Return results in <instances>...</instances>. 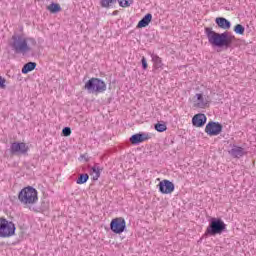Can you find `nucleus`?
I'll return each instance as SVG.
<instances>
[{
	"mask_svg": "<svg viewBox=\"0 0 256 256\" xmlns=\"http://www.w3.org/2000/svg\"><path fill=\"white\" fill-rule=\"evenodd\" d=\"M205 31L208 38V43H210V45H214V47H225L226 49L231 47V43L233 41L227 32L219 34L213 31L212 28H206Z\"/></svg>",
	"mask_w": 256,
	"mask_h": 256,
	"instance_id": "f257e3e1",
	"label": "nucleus"
},
{
	"mask_svg": "<svg viewBox=\"0 0 256 256\" xmlns=\"http://www.w3.org/2000/svg\"><path fill=\"white\" fill-rule=\"evenodd\" d=\"M18 201H20L21 205H24V207H32V205H35L37 201H39L37 189L32 186L24 187L18 193Z\"/></svg>",
	"mask_w": 256,
	"mask_h": 256,
	"instance_id": "f03ea898",
	"label": "nucleus"
},
{
	"mask_svg": "<svg viewBox=\"0 0 256 256\" xmlns=\"http://www.w3.org/2000/svg\"><path fill=\"white\" fill-rule=\"evenodd\" d=\"M29 40H31V38H27L21 34H14L12 36L10 47L14 50L15 53H22L25 55V53H29V51H31Z\"/></svg>",
	"mask_w": 256,
	"mask_h": 256,
	"instance_id": "7ed1b4c3",
	"label": "nucleus"
},
{
	"mask_svg": "<svg viewBox=\"0 0 256 256\" xmlns=\"http://www.w3.org/2000/svg\"><path fill=\"white\" fill-rule=\"evenodd\" d=\"M227 231V224L221 218H211L210 223L205 231V235L215 237V235H221Z\"/></svg>",
	"mask_w": 256,
	"mask_h": 256,
	"instance_id": "20e7f679",
	"label": "nucleus"
},
{
	"mask_svg": "<svg viewBox=\"0 0 256 256\" xmlns=\"http://www.w3.org/2000/svg\"><path fill=\"white\" fill-rule=\"evenodd\" d=\"M17 231V227L13 221H9L6 218H0V238L9 239L13 237Z\"/></svg>",
	"mask_w": 256,
	"mask_h": 256,
	"instance_id": "39448f33",
	"label": "nucleus"
},
{
	"mask_svg": "<svg viewBox=\"0 0 256 256\" xmlns=\"http://www.w3.org/2000/svg\"><path fill=\"white\" fill-rule=\"evenodd\" d=\"M84 89L88 93H105L107 91V84L99 78H91L85 83Z\"/></svg>",
	"mask_w": 256,
	"mask_h": 256,
	"instance_id": "423d86ee",
	"label": "nucleus"
},
{
	"mask_svg": "<svg viewBox=\"0 0 256 256\" xmlns=\"http://www.w3.org/2000/svg\"><path fill=\"white\" fill-rule=\"evenodd\" d=\"M110 229L113 233H116V235H121L127 229V222L125 221V218L118 217L112 219L110 222Z\"/></svg>",
	"mask_w": 256,
	"mask_h": 256,
	"instance_id": "0eeeda50",
	"label": "nucleus"
},
{
	"mask_svg": "<svg viewBox=\"0 0 256 256\" xmlns=\"http://www.w3.org/2000/svg\"><path fill=\"white\" fill-rule=\"evenodd\" d=\"M29 152V146L25 142H13L10 145L11 155H27Z\"/></svg>",
	"mask_w": 256,
	"mask_h": 256,
	"instance_id": "6e6552de",
	"label": "nucleus"
},
{
	"mask_svg": "<svg viewBox=\"0 0 256 256\" xmlns=\"http://www.w3.org/2000/svg\"><path fill=\"white\" fill-rule=\"evenodd\" d=\"M221 131H223V125L219 122H209L205 127V133L209 135V137H216L220 135Z\"/></svg>",
	"mask_w": 256,
	"mask_h": 256,
	"instance_id": "1a4fd4ad",
	"label": "nucleus"
},
{
	"mask_svg": "<svg viewBox=\"0 0 256 256\" xmlns=\"http://www.w3.org/2000/svg\"><path fill=\"white\" fill-rule=\"evenodd\" d=\"M193 101L196 109H207V107H209V98L205 97L203 93H196Z\"/></svg>",
	"mask_w": 256,
	"mask_h": 256,
	"instance_id": "9d476101",
	"label": "nucleus"
},
{
	"mask_svg": "<svg viewBox=\"0 0 256 256\" xmlns=\"http://www.w3.org/2000/svg\"><path fill=\"white\" fill-rule=\"evenodd\" d=\"M158 187L162 195H171L175 191V184L169 180H162L159 182Z\"/></svg>",
	"mask_w": 256,
	"mask_h": 256,
	"instance_id": "9b49d317",
	"label": "nucleus"
},
{
	"mask_svg": "<svg viewBox=\"0 0 256 256\" xmlns=\"http://www.w3.org/2000/svg\"><path fill=\"white\" fill-rule=\"evenodd\" d=\"M228 153L234 159H241V157H245V155H247V151H245V148L237 145H234L232 149L228 151Z\"/></svg>",
	"mask_w": 256,
	"mask_h": 256,
	"instance_id": "f8f14e48",
	"label": "nucleus"
},
{
	"mask_svg": "<svg viewBox=\"0 0 256 256\" xmlns=\"http://www.w3.org/2000/svg\"><path fill=\"white\" fill-rule=\"evenodd\" d=\"M149 139V134L147 133H138L134 134L130 137V142L132 145H139V143H143Z\"/></svg>",
	"mask_w": 256,
	"mask_h": 256,
	"instance_id": "ddd939ff",
	"label": "nucleus"
},
{
	"mask_svg": "<svg viewBox=\"0 0 256 256\" xmlns=\"http://www.w3.org/2000/svg\"><path fill=\"white\" fill-rule=\"evenodd\" d=\"M205 123H207V116L203 113L196 114L192 118V124L194 127H203Z\"/></svg>",
	"mask_w": 256,
	"mask_h": 256,
	"instance_id": "4468645a",
	"label": "nucleus"
},
{
	"mask_svg": "<svg viewBox=\"0 0 256 256\" xmlns=\"http://www.w3.org/2000/svg\"><path fill=\"white\" fill-rule=\"evenodd\" d=\"M149 55L152 59L154 69L163 70V60L161 59V57H159V55H157L155 53H151V52H149Z\"/></svg>",
	"mask_w": 256,
	"mask_h": 256,
	"instance_id": "2eb2a0df",
	"label": "nucleus"
},
{
	"mask_svg": "<svg viewBox=\"0 0 256 256\" xmlns=\"http://www.w3.org/2000/svg\"><path fill=\"white\" fill-rule=\"evenodd\" d=\"M153 21V15L151 13L146 14L137 24V29H143V27H147L149 23Z\"/></svg>",
	"mask_w": 256,
	"mask_h": 256,
	"instance_id": "dca6fc26",
	"label": "nucleus"
},
{
	"mask_svg": "<svg viewBox=\"0 0 256 256\" xmlns=\"http://www.w3.org/2000/svg\"><path fill=\"white\" fill-rule=\"evenodd\" d=\"M101 166L99 164H95L91 169H90V175L92 176L93 181H98L99 177H101Z\"/></svg>",
	"mask_w": 256,
	"mask_h": 256,
	"instance_id": "f3484780",
	"label": "nucleus"
},
{
	"mask_svg": "<svg viewBox=\"0 0 256 256\" xmlns=\"http://www.w3.org/2000/svg\"><path fill=\"white\" fill-rule=\"evenodd\" d=\"M216 24L220 29H231V22L223 17L216 18Z\"/></svg>",
	"mask_w": 256,
	"mask_h": 256,
	"instance_id": "a211bd4d",
	"label": "nucleus"
},
{
	"mask_svg": "<svg viewBox=\"0 0 256 256\" xmlns=\"http://www.w3.org/2000/svg\"><path fill=\"white\" fill-rule=\"evenodd\" d=\"M35 67H37V63L35 62H28L22 68L23 75H27L30 71H34Z\"/></svg>",
	"mask_w": 256,
	"mask_h": 256,
	"instance_id": "6ab92c4d",
	"label": "nucleus"
},
{
	"mask_svg": "<svg viewBox=\"0 0 256 256\" xmlns=\"http://www.w3.org/2000/svg\"><path fill=\"white\" fill-rule=\"evenodd\" d=\"M47 10L50 11V13H59L61 11V5L58 3L52 2L48 7Z\"/></svg>",
	"mask_w": 256,
	"mask_h": 256,
	"instance_id": "aec40b11",
	"label": "nucleus"
},
{
	"mask_svg": "<svg viewBox=\"0 0 256 256\" xmlns=\"http://www.w3.org/2000/svg\"><path fill=\"white\" fill-rule=\"evenodd\" d=\"M89 181V174H80L76 180L77 185H83Z\"/></svg>",
	"mask_w": 256,
	"mask_h": 256,
	"instance_id": "412c9836",
	"label": "nucleus"
},
{
	"mask_svg": "<svg viewBox=\"0 0 256 256\" xmlns=\"http://www.w3.org/2000/svg\"><path fill=\"white\" fill-rule=\"evenodd\" d=\"M117 3V0H101L100 5L105 9H109L110 5Z\"/></svg>",
	"mask_w": 256,
	"mask_h": 256,
	"instance_id": "4be33fe9",
	"label": "nucleus"
},
{
	"mask_svg": "<svg viewBox=\"0 0 256 256\" xmlns=\"http://www.w3.org/2000/svg\"><path fill=\"white\" fill-rule=\"evenodd\" d=\"M234 32L237 34V35H243L245 33V27L241 24H237L235 27H234Z\"/></svg>",
	"mask_w": 256,
	"mask_h": 256,
	"instance_id": "5701e85b",
	"label": "nucleus"
},
{
	"mask_svg": "<svg viewBox=\"0 0 256 256\" xmlns=\"http://www.w3.org/2000/svg\"><path fill=\"white\" fill-rule=\"evenodd\" d=\"M155 130L158 131V133H163V132L167 131V125L157 123V124H155Z\"/></svg>",
	"mask_w": 256,
	"mask_h": 256,
	"instance_id": "b1692460",
	"label": "nucleus"
},
{
	"mask_svg": "<svg viewBox=\"0 0 256 256\" xmlns=\"http://www.w3.org/2000/svg\"><path fill=\"white\" fill-rule=\"evenodd\" d=\"M120 7H131L133 5V0H119Z\"/></svg>",
	"mask_w": 256,
	"mask_h": 256,
	"instance_id": "393cba45",
	"label": "nucleus"
},
{
	"mask_svg": "<svg viewBox=\"0 0 256 256\" xmlns=\"http://www.w3.org/2000/svg\"><path fill=\"white\" fill-rule=\"evenodd\" d=\"M62 133H63L64 137H69V135H71V128H69V127L63 128Z\"/></svg>",
	"mask_w": 256,
	"mask_h": 256,
	"instance_id": "a878e982",
	"label": "nucleus"
},
{
	"mask_svg": "<svg viewBox=\"0 0 256 256\" xmlns=\"http://www.w3.org/2000/svg\"><path fill=\"white\" fill-rule=\"evenodd\" d=\"M141 63H142V69H144V71H146L148 64H147V58H145V56L142 57Z\"/></svg>",
	"mask_w": 256,
	"mask_h": 256,
	"instance_id": "bb28decb",
	"label": "nucleus"
},
{
	"mask_svg": "<svg viewBox=\"0 0 256 256\" xmlns=\"http://www.w3.org/2000/svg\"><path fill=\"white\" fill-rule=\"evenodd\" d=\"M5 83H6L5 78L0 77V89H5V87H7V86L5 85Z\"/></svg>",
	"mask_w": 256,
	"mask_h": 256,
	"instance_id": "cd10ccee",
	"label": "nucleus"
}]
</instances>
